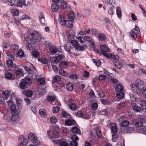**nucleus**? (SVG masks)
Instances as JSON below:
<instances>
[{
  "instance_id": "2",
  "label": "nucleus",
  "mask_w": 146,
  "mask_h": 146,
  "mask_svg": "<svg viewBox=\"0 0 146 146\" xmlns=\"http://www.w3.org/2000/svg\"><path fill=\"white\" fill-rule=\"evenodd\" d=\"M75 33H74L72 34L69 33V35L67 36V39L69 41L71 40L70 43L71 45L75 48V49L79 51H83L85 50L87 47L86 44H83L80 45L78 42L76 40H72L74 37H75Z\"/></svg>"
},
{
  "instance_id": "28",
  "label": "nucleus",
  "mask_w": 146,
  "mask_h": 146,
  "mask_svg": "<svg viewBox=\"0 0 146 146\" xmlns=\"http://www.w3.org/2000/svg\"><path fill=\"white\" fill-rule=\"evenodd\" d=\"M74 120L72 119H69L66 120L65 122V124L68 126L72 125L74 123Z\"/></svg>"
},
{
  "instance_id": "42",
  "label": "nucleus",
  "mask_w": 146,
  "mask_h": 146,
  "mask_svg": "<svg viewBox=\"0 0 146 146\" xmlns=\"http://www.w3.org/2000/svg\"><path fill=\"white\" fill-rule=\"evenodd\" d=\"M126 106V104L125 102H122L119 104L118 105V108H124Z\"/></svg>"
},
{
  "instance_id": "5",
  "label": "nucleus",
  "mask_w": 146,
  "mask_h": 146,
  "mask_svg": "<svg viewBox=\"0 0 146 146\" xmlns=\"http://www.w3.org/2000/svg\"><path fill=\"white\" fill-rule=\"evenodd\" d=\"M9 108L11 111V114L13 116L16 115L18 113L17 110L16 105L13 103V102L9 100L7 102Z\"/></svg>"
},
{
  "instance_id": "18",
  "label": "nucleus",
  "mask_w": 146,
  "mask_h": 146,
  "mask_svg": "<svg viewBox=\"0 0 146 146\" xmlns=\"http://www.w3.org/2000/svg\"><path fill=\"white\" fill-rule=\"evenodd\" d=\"M116 14L119 18L120 19L121 17V11L120 8L117 7H116Z\"/></svg>"
},
{
  "instance_id": "16",
  "label": "nucleus",
  "mask_w": 146,
  "mask_h": 146,
  "mask_svg": "<svg viewBox=\"0 0 146 146\" xmlns=\"http://www.w3.org/2000/svg\"><path fill=\"white\" fill-rule=\"evenodd\" d=\"M51 7L52 11L54 12H55L58 10L59 6L56 3H53L52 4Z\"/></svg>"
},
{
  "instance_id": "31",
  "label": "nucleus",
  "mask_w": 146,
  "mask_h": 146,
  "mask_svg": "<svg viewBox=\"0 0 146 146\" xmlns=\"http://www.w3.org/2000/svg\"><path fill=\"white\" fill-rule=\"evenodd\" d=\"M29 142L28 140L26 139H23V141H21L20 143V146H25Z\"/></svg>"
},
{
  "instance_id": "44",
  "label": "nucleus",
  "mask_w": 146,
  "mask_h": 146,
  "mask_svg": "<svg viewBox=\"0 0 146 146\" xmlns=\"http://www.w3.org/2000/svg\"><path fill=\"white\" fill-rule=\"evenodd\" d=\"M91 31L93 35H96L98 34V31L96 29H92Z\"/></svg>"
},
{
  "instance_id": "43",
  "label": "nucleus",
  "mask_w": 146,
  "mask_h": 146,
  "mask_svg": "<svg viewBox=\"0 0 146 146\" xmlns=\"http://www.w3.org/2000/svg\"><path fill=\"white\" fill-rule=\"evenodd\" d=\"M84 40L89 42L92 41V37L88 36H85L83 38Z\"/></svg>"
},
{
  "instance_id": "55",
  "label": "nucleus",
  "mask_w": 146,
  "mask_h": 146,
  "mask_svg": "<svg viewBox=\"0 0 146 146\" xmlns=\"http://www.w3.org/2000/svg\"><path fill=\"white\" fill-rule=\"evenodd\" d=\"M39 113L41 115H45L46 113V110L44 109H41L39 110Z\"/></svg>"
},
{
  "instance_id": "35",
  "label": "nucleus",
  "mask_w": 146,
  "mask_h": 146,
  "mask_svg": "<svg viewBox=\"0 0 146 146\" xmlns=\"http://www.w3.org/2000/svg\"><path fill=\"white\" fill-rule=\"evenodd\" d=\"M133 109L135 111L139 112L141 110V108L140 107L135 105L133 107Z\"/></svg>"
},
{
  "instance_id": "11",
  "label": "nucleus",
  "mask_w": 146,
  "mask_h": 146,
  "mask_svg": "<svg viewBox=\"0 0 146 146\" xmlns=\"http://www.w3.org/2000/svg\"><path fill=\"white\" fill-rule=\"evenodd\" d=\"M64 57V55H58L56 57L51 58L50 60L52 63L57 64L62 60Z\"/></svg>"
},
{
  "instance_id": "12",
  "label": "nucleus",
  "mask_w": 146,
  "mask_h": 146,
  "mask_svg": "<svg viewBox=\"0 0 146 146\" xmlns=\"http://www.w3.org/2000/svg\"><path fill=\"white\" fill-rule=\"evenodd\" d=\"M26 0H19L17 1L13 5V6H16L18 7L22 8L23 5L27 6L26 3L25 2Z\"/></svg>"
},
{
  "instance_id": "56",
  "label": "nucleus",
  "mask_w": 146,
  "mask_h": 146,
  "mask_svg": "<svg viewBox=\"0 0 146 146\" xmlns=\"http://www.w3.org/2000/svg\"><path fill=\"white\" fill-rule=\"evenodd\" d=\"M98 105L96 103H94L91 105V108L93 110H96L98 108Z\"/></svg>"
},
{
  "instance_id": "52",
  "label": "nucleus",
  "mask_w": 146,
  "mask_h": 146,
  "mask_svg": "<svg viewBox=\"0 0 146 146\" xmlns=\"http://www.w3.org/2000/svg\"><path fill=\"white\" fill-rule=\"evenodd\" d=\"M93 61L98 66H100L101 65L100 61L99 60L93 59Z\"/></svg>"
},
{
  "instance_id": "51",
  "label": "nucleus",
  "mask_w": 146,
  "mask_h": 146,
  "mask_svg": "<svg viewBox=\"0 0 146 146\" xmlns=\"http://www.w3.org/2000/svg\"><path fill=\"white\" fill-rule=\"evenodd\" d=\"M60 108L58 106L53 107L52 109V111L54 113H56L58 112Z\"/></svg>"
},
{
  "instance_id": "45",
  "label": "nucleus",
  "mask_w": 146,
  "mask_h": 146,
  "mask_svg": "<svg viewBox=\"0 0 146 146\" xmlns=\"http://www.w3.org/2000/svg\"><path fill=\"white\" fill-rule=\"evenodd\" d=\"M129 124V121L126 120L123 121L121 123V125L124 127L128 126Z\"/></svg>"
},
{
  "instance_id": "50",
  "label": "nucleus",
  "mask_w": 146,
  "mask_h": 146,
  "mask_svg": "<svg viewBox=\"0 0 146 146\" xmlns=\"http://www.w3.org/2000/svg\"><path fill=\"white\" fill-rule=\"evenodd\" d=\"M130 34L134 39H135L137 38V34L135 33L134 31H131V32H130Z\"/></svg>"
},
{
  "instance_id": "8",
  "label": "nucleus",
  "mask_w": 146,
  "mask_h": 146,
  "mask_svg": "<svg viewBox=\"0 0 146 146\" xmlns=\"http://www.w3.org/2000/svg\"><path fill=\"white\" fill-rule=\"evenodd\" d=\"M49 50L51 53L53 54V55L58 52L59 54L61 53V54H58L57 55H63L62 50L60 48L56 47L54 45H52L50 47Z\"/></svg>"
},
{
  "instance_id": "62",
  "label": "nucleus",
  "mask_w": 146,
  "mask_h": 146,
  "mask_svg": "<svg viewBox=\"0 0 146 146\" xmlns=\"http://www.w3.org/2000/svg\"><path fill=\"white\" fill-rule=\"evenodd\" d=\"M96 133L97 136L99 138H101L102 137V135L101 131L99 129H97L96 131Z\"/></svg>"
},
{
  "instance_id": "49",
  "label": "nucleus",
  "mask_w": 146,
  "mask_h": 146,
  "mask_svg": "<svg viewBox=\"0 0 146 146\" xmlns=\"http://www.w3.org/2000/svg\"><path fill=\"white\" fill-rule=\"evenodd\" d=\"M101 114L103 115H108V110L107 109H105L102 110Z\"/></svg>"
},
{
  "instance_id": "10",
  "label": "nucleus",
  "mask_w": 146,
  "mask_h": 146,
  "mask_svg": "<svg viewBox=\"0 0 146 146\" xmlns=\"http://www.w3.org/2000/svg\"><path fill=\"white\" fill-rule=\"evenodd\" d=\"M47 133L49 136L53 138L58 137V131L55 128H52L50 131H47Z\"/></svg>"
},
{
  "instance_id": "54",
  "label": "nucleus",
  "mask_w": 146,
  "mask_h": 146,
  "mask_svg": "<svg viewBox=\"0 0 146 146\" xmlns=\"http://www.w3.org/2000/svg\"><path fill=\"white\" fill-rule=\"evenodd\" d=\"M110 80H111V82L112 83L116 84L119 83L118 80L115 78H110Z\"/></svg>"
},
{
  "instance_id": "13",
  "label": "nucleus",
  "mask_w": 146,
  "mask_h": 146,
  "mask_svg": "<svg viewBox=\"0 0 146 146\" xmlns=\"http://www.w3.org/2000/svg\"><path fill=\"white\" fill-rule=\"evenodd\" d=\"M66 21L64 17L62 15H59V21L60 24L63 26H65Z\"/></svg>"
},
{
  "instance_id": "27",
  "label": "nucleus",
  "mask_w": 146,
  "mask_h": 146,
  "mask_svg": "<svg viewBox=\"0 0 146 146\" xmlns=\"http://www.w3.org/2000/svg\"><path fill=\"white\" fill-rule=\"evenodd\" d=\"M11 13L13 15L15 16H17L19 14V11L17 9L13 8L11 9Z\"/></svg>"
},
{
  "instance_id": "59",
  "label": "nucleus",
  "mask_w": 146,
  "mask_h": 146,
  "mask_svg": "<svg viewBox=\"0 0 146 146\" xmlns=\"http://www.w3.org/2000/svg\"><path fill=\"white\" fill-rule=\"evenodd\" d=\"M71 146H78V143L77 142L74 141H72L70 143Z\"/></svg>"
},
{
  "instance_id": "25",
  "label": "nucleus",
  "mask_w": 146,
  "mask_h": 146,
  "mask_svg": "<svg viewBox=\"0 0 146 146\" xmlns=\"http://www.w3.org/2000/svg\"><path fill=\"white\" fill-rule=\"evenodd\" d=\"M11 49L12 50L14 51L17 50L19 48V46L18 45L15 44H12L10 46Z\"/></svg>"
},
{
  "instance_id": "30",
  "label": "nucleus",
  "mask_w": 146,
  "mask_h": 146,
  "mask_svg": "<svg viewBox=\"0 0 146 146\" xmlns=\"http://www.w3.org/2000/svg\"><path fill=\"white\" fill-rule=\"evenodd\" d=\"M16 74L18 78L20 77L23 75L22 71L19 70H17L16 71Z\"/></svg>"
},
{
  "instance_id": "29",
  "label": "nucleus",
  "mask_w": 146,
  "mask_h": 146,
  "mask_svg": "<svg viewBox=\"0 0 146 146\" xmlns=\"http://www.w3.org/2000/svg\"><path fill=\"white\" fill-rule=\"evenodd\" d=\"M67 4L66 3L65 1H63L61 2L60 7L61 8L66 9H67Z\"/></svg>"
},
{
  "instance_id": "26",
  "label": "nucleus",
  "mask_w": 146,
  "mask_h": 146,
  "mask_svg": "<svg viewBox=\"0 0 146 146\" xmlns=\"http://www.w3.org/2000/svg\"><path fill=\"white\" fill-rule=\"evenodd\" d=\"M64 47L66 51L69 52L70 53H71V51L72 49V48L70 45L65 44L64 46Z\"/></svg>"
},
{
  "instance_id": "17",
  "label": "nucleus",
  "mask_w": 146,
  "mask_h": 146,
  "mask_svg": "<svg viewBox=\"0 0 146 146\" xmlns=\"http://www.w3.org/2000/svg\"><path fill=\"white\" fill-rule=\"evenodd\" d=\"M98 37L100 40L103 41L106 40V36L104 34L100 33L98 36Z\"/></svg>"
},
{
  "instance_id": "58",
  "label": "nucleus",
  "mask_w": 146,
  "mask_h": 146,
  "mask_svg": "<svg viewBox=\"0 0 146 146\" xmlns=\"http://www.w3.org/2000/svg\"><path fill=\"white\" fill-rule=\"evenodd\" d=\"M64 100V101L66 103H67L68 102H71L72 101V99L68 97H65Z\"/></svg>"
},
{
  "instance_id": "60",
  "label": "nucleus",
  "mask_w": 146,
  "mask_h": 146,
  "mask_svg": "<svg viewBox=\"0 0 146 146\" xmlns=\"http://www.w3.org/2000/svg\"><path fill=\"white\" fill-rule=\"evenodd\" d=\"M106 78V76L104 74L100 75L99 76V79L100 80H105Z\"/></svg>"
},
{
  "instance_id": "33",
  "label": "nucleus",
  "mask_w": 146,
  "mask_h": 146,
  "mask_svg": "<svg viewBox=\"0 0 146 146\" xmlns=\"http://www.w3.org/2000/svg\"><path fill=\"white\" fill-rule=\"evenodd\" d=\"M5 76L6 79H7L11 80H13V79L12 78L13 75L10 73L8 72L6 73L5 74Z\"/></svg>"
},
{
  "instance_id": "24",
  "label": "nucleus",
  "mask_w": 146,
  "mask_h": 146,
  "mask_svg": "<svg viewBox=\"0 0 146 146\" xmlns=\"http://www.w3.org/2000/svg\"><path fill=\"white\" fill-rule=\"evenodd\" d=\"M27 85L22 80V81L19 84V86L21 89H25L26 88Z\"/></svg>"
},
{
  "instance_id": "9",
  "label": "nucleus",
  "mask_w": 146,
  "mask_h": 146,
  "mask_svg": "<svg viewBox=\"0 0 146 146\" xmlns=\"http://www.w3.org/2000/svg\"><path fill=\"white\" fill-rule=\"evenodd\" d=\"M100 47L101 50V52L102 55H112L110 53H107V52H110V49L106 45L101 44Z\"/></svg>"
},
{
  "instance_id": "34",
  "label": "nucleus",
  "mask_w": 146,
  "mask_h": 146,
  "mask_svg": "<svg viewBox=\"0 0 146 146\" xmlns=\"http://www.w3.org/2000/svg\"><path fill=\"white\" fill-rule=\"evenodd\" d=\"M104 0L105 3L107 5L110 4L113 6V5L115 3V2L114 0H110L109 1H108V0Z\"/></svg>"
},
{
  "instance_id": "63",
  "label": "nucleus",
  "mask_w": 146,
  "mask_h": 146,
  "mask_svg": "<svg viewBox=\"0 0 146 146\" xmlns=\"http://www.w3.org/2000/svg\"><path fill=\"white\" fill-rule=\"evenodd\" d=\"M85 16L87 17L90 14V11L89 10H86L83 12Z\"/></svg>"
},
{
  "instance_id": "47",
  "label": "nucleus",
  "mask_w": 146,
  "mask_h": 146,
  "mask_svg": "<svg viewBox=\"0 0 146 146\" xmlns=\"http://www.w3.org/2000/svg\"><path fill=\"white\" fill-rule=\"evenodd\" d=\"M68 18L71 21H74V19L75 18V15L73 13H70L68 16Z\"/></svg>"
},
{
  "instance_id": "19",
  "label": "nucleus",
  "mask_w": 146,
  "mask_h": 146,
  "mask_svg": "<svg viewBox=\"0 0 146 146\" xmlns=\"http://www.w3.org/2000/svg\"><path fill=\"white\" fill-rule=\"evenodd\" d=\"M105 57L109 59L118 60L119 59L118 55H104Z\"/></svg>"
},
{
  "instance_id": "6",
  "label": "nucleus",
  "mask_w": 146,
  "mask_h": 146,
  "mask_svg": "<svg viewBox=\"0 0 146 146\" xmlns=\"http://www.w3.org/2000/svg\"><path fill=\"white\" fill-rule=\"evenodd\" d=\"M8 57L11 58L8 59L6 62V64L8 67L10 68H13L15 69L17 68V66L15 64L13 63V61L14 60L15 55H8Z\"/></svg>"
},
{
  "instance_id": "37",
  "label": "nucleus",
  "mask_w": 146,
  "mask_h": 146,
  "mask_svg": "<svg viewBox=\"0 0 146 146\" xmlns=\"http://www.w3.org/2000/svg\"><path fill=\"white\" fill-rule=\"evenodd\" d=\"M61 79V76L58 75H56L53 77V80L54 82H59Z\"/></svg>"
},
{
  "instance_id": "22",
  "label": "nucleus",
  "mask_w": 146,
  "mask_h": 146,
  "mask_svg": "<svg viewBox=\"0 0 146 146\" xmlns=\"http://www.w3.org/2000/svg\"><path fill=\"white\" fill-rule=\"evenodd\" d=\"M67 89L69 91H72L73 88V85L71 83H69L67 84L66 86Z\"/></svg>"
},
{
  "instance_id": "61",
  "label": "nucleus",
  "mask_w": 146,
  "mask_h": 146,
  "mask_svg": "<svg viewBox=\"0 0 146 146\" xmlns=\"http://www.w3.org/2000/svg\"><path fill=\"white\" fill-rule=\"evenodd\" d=\"M135 125L137 127H139L141 126H143V124L141 121H138L136 123Z\"/></svg>"
},
{
  "instance_id": "40",
  "label": "nucleus",
  "mask_w": 146,
  "mask_h": 146,
  "mask_svg": "<svg viewBox=\"0 0 146 146\" xmlns=\"http://www.w3.org/2000/svg\"><path fill=\"white\" fill-rule=\"evenodd\" d=\"M69 108L72 110H74L76 108V105L74 103H71L69 106Z\"/></svg>"
},
{
  "instance_id": "21",
  "label": "nucleus",
  "mask_w": 146,
  "mask_h": 146,
  "mask_svg": "<svg viewBox=\"0 0 146 146\" xmlns=\"http://www.w3.org/2000/svg\"><path fill=\"white\" fill-rule=\"evenodd\" d=\"M72 132L74 133H77L78 134H80V129L77 127H73L72 129Z\"/></svg>"
},
{
  "instance_id": "53",
  "label": "nucleus",
  "mask_w": 146,
  "mask_h": 146,
  "mask_svg": "<svg viewBox=\"0 0 146 146\" xmlns=\"http://www.w3.org/2000/svg\"><path fill=\"white\" fill-rule=\"evenodd\" d=\"M71 139L73 141H76L79 140V138L76 135H73L71 137Z\"/></svg>"
},
{
  "instance_id": "39",
  "label": "nucleus",
  "mask_w": 146,
  "mask_h": 146,
  "mask_svg": "<svg viewBox=\"0 0 146 146\" xmlns=\"http://www.w3.org/2000/svg\"><path fill=\"white\" fill-rule=\"evenodd\" d=\"M10 92L7 90H5L2 92V94L5 95V98L7 99V98H8L10 94Z\"/></svg>"
},
{
  "instance_id": "64",
  "label": "nucleus",
  "mask_w": 146,
  "mask_h": 146,
  "mask_svg": "<svg viewBox=\"0 0 146 146\" xmlns=\"http://www.w3.org/2000/svg\"><path fill=\"white\" fill-rule=\"evenodd\" d=\"M60 146H70L69 145L66 141H62L60 143Z\"/></svg>"
},
{
  "instance_id": "48",
  "label": "nucleus",
  "mask_w": 146,
  "mask_h": 146,
  "mask_svg": "<svg viewBox=\"0 0 146 146\" xmlns=\"http://www.w3.org/2000/svg\"><path fill=\"white\" fill-rule=\"evenodd\" d=\"M50 121L51 123L55 124L56 123L57 119L56 117H52L50 118Z\"/></svg>"
},
{
  "instance_id": "14",
  "label": "nucleus",
  "mask_w": 146,
  "mask_h": 146,
  "mask_svg": "<svg viewBox=\"0 0 146 146\" xmlns=\"http://www.w3.org/2000/svg\"><path fill=\"white\" fill-rule=\"evenodd\" d=\"M74 22V21L67 20L66 21L65 25L66 26V27H68L70 29H72L73 28Z\"/></svg>"
},
{
  "instance_id": "15",
  "label": "nucleus",
  "mask_w": 146,
  "mask_h": 146,
  "mask_svg": "<svg viewBox=\"0 0 146 146\" xmlns=\"http://www.w3.org/2000/svg\"><path fill=\"white\" fill-rule=\"evenodd\" d=\"M23 80L27 85H29L32 83V80L29 76L25 77Z\"/></svg>"
},
{
  "instance_id": "46",
  "label": "nucleus",
  "mask_w": 146,
  "mask_h": 146,
  "mask_svg": "<svg viewBox=\"0 0 146 146\" xmlns=\"http://www.w3.org/2000/svg\"><path fill=\"white\" fill-rule=\"evenodd\" d=\"M25 94L27 96L30 97L32 96L33 93L32 91L29 90L26 91Z\"/></svg>"
},
{
  "instance_id": "41",
  "label": "nucleus",
  "mask_w": 146,
  "mask_h": 146,
  "mask_svg": "<svg viewBox=\"0 0 146 146\" xmlns=\"http://www.w3.org/2000/svg\"><path fill=\"white\" fill-rule=\"evenodd\" d=\"M56 97L53 96H48L47 97V100L49 102L53 101L56 100Z\"/></svg>"
},
{
  "instance_id": "38",
  "label": "nucleus",
  "mask_w": 146,
  "mask_h": 146,
  "mask_svg": "<svg viewBox=\"0 0 146 146\" xmlns=\"http://www.w3.org/2000/svg\"><path fill=\"white\" fill-rule=\"evenodd\" d=\"M111 132L114 133H116L118 131L117 126L116 125L112 126L111 127Z\"/></svg>"
},
{
  "instance_id": "20",
  "label": "nucleus",
  "mask_w": 146,
  "mask_h": 146,
  "mask_svg": "<svg viewBox=\"0 0 146 146\" xmlns=\"http://www.w3.org/2000/svg\"><path fill=\"white\" fill-rule=\"evenodd\" d=\"M38 60L41 63L44 64H47L48 63V60L45 58H41L39 57L38 59Z\"/></svg>"
},
{
  "instance_id": "23",
  "label": "nucleus",
  "mask_w": 146,
  "mask_h": 146,
  "mask_svg": "<svg viewBox=\"0 0 146 146\" xmlns=\"http://www.w3.org/2000/svg\"><path fill=\"white\" fill-rule=\"evenodd\" d=\"M60 68H65L67 66V63L66 61H62L61 62L59 65Z\"/></svg>"
},
{
  "instance_id": "36",
  "label": "nucleus",
  "mask_w": 146,
  "mask_h": 146,
  "mask_svg": "<svg viewBox=\"0 0 146 146\" xmlns=\"http://www.w3.org/2000/svg\"><path fill=\"white\" fill-rule=\"evenodd\" d=\"M39 19L40 20V23L41 24H44L45 22V19L44 15H41L38 16Z\"/></svg>"
},
{
  "instance_id": "32",
  "label": "nucleus",
  "mask_w": 146,
  "mask_h": 146,
  "mask_svg": "<svg viewBox=\"0 0 146 146\" xmlns=\"http://www.w3.org/2000/svg\"><path fill=\"white\" fill-rule=\"evenodd\" d=\"M29 142L28 140L26 139H23V141H21L20 143V146H25Z\"/></svg>"
},
{
  "instance_id": "4",
  "label": "nucleus",
  "mask_w": 146,
  "mask_h": 146,
  "mask_svg": "<svg viewBox=\"0 0 146 146\" xmlns=\"http://www.w3.org/2000/svg\"><path fill=\"white\" fill-rule=\"evenodd\" d=\"M115 89L118 92L116 95L117 98L120 99L123 98L124 95V94L122 92L123 90V86L120 84H117L115 87Z\"/></svg>"
},
{
  "instance_id": "1",
  "label": "nucleus",
  "mask_w": 146,
  "mask_h": 146,
  "mask_svg": "<svg viewBox=\"0 0 146 146\" xmlns=\"http://www.w3.org/2000/svg\"><path fill=\"white\" fill-rule=\"evenodd\" d=\"M30 37L27 36L25 38L27 42L26 47L27 49L32 50L35 46H38L41 40H44L45 38L42 37L41 35L36 31H34L30 33Z\"/></svg>"
},
{
  "instance_id": "3",
  "label": "nucleus",
  "mask_w": 146,
  "mask_h": 146,
  "mask_svg": "<svg viewBox=\"0 0 146 146\" xmlns=\"http://www.w3.org/2000/svg\"><path fill=\"white\" fill-rule=\"evenodd\" d=\"M145 82L139 79L137 80L135 83L131 84L130 85L132 91L135 93L139 95L141 91L143 90L145 86Z\"/></svg>"
},
{
  "instance_id": "57",
  "label": "nucleus",
  "mask_w": 146,
  "mask_h": 146,
  "mask_svg": "<svg viewBox=\"0 0 146 146\" xmlns=\"http://www.w3.org/2000/svg\"><path fill=\"white\" fill-rule=\"evenodd\" d=\"M59 74L60 75L62 76H66V72L62 69L59 70Z\"/></svg>"
},
{
  "instance_id": "7",
  "label": "nucleus",
  "mask_w": 146,
  "mask_h": 146,
  "mask_svg": "<svg viewBox=\"0 0 146 146\" xmlns=\"http://www.w3.org/2000/svg\"><path fill=\"white\" fill-rule=\"evenodd\" d=\"M28 138L29 140H31L34 145H40V142L38 140L36 135L33 133H29L28 135Z\"/></svg>"
}]
</instances>
